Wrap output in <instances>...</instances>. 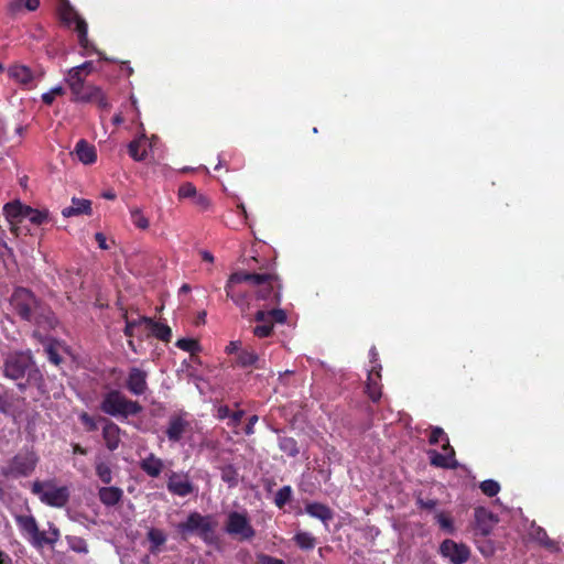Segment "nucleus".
<instances>
[{
    "label": "nucleus",
    "mask_w": 564,
    "mask_h": 564,
    "mask_svg": "<svg viewBox=\"0 0 564 564\" xmlns=\"http://www.w3.org/2000/svg\"><path fill=\"white\" fill-rule=\"evenodd\" d=\"M14 520L22 535L36 550L45 545L53 547L61 538L59 529L53 522L47 523V531H41L32 514H17Z\"/></svg>",
    "instance_id": "nucleus-1"
},
{
    "label": "nucleus",
    "mask_w": 564,
    "mask_h": 564,
    "mask_svg": "<svg viewBox=\"0 0 564 564\" xmlns=\"http://www.w3.org/2000/svg\"><path fill=\"white\" fill-rule=\"evenodd\" d=\"M99 409L102 413L121 421L138 415L143 410L138 401L129 399L118 389H109L102 393Z\"/></svg>",
    "instance_id": "nucleus-2"
},
{
    "label": "nucleus",
    "mask_w": 564,
    "mask_h": 564,
    "mask_svg": "<svg viewBox=\"0 0 564 564\" xmlns=\"http://www.w3.org/2000/svg\"><path fill=\"white\" fill-rule=\"evenodd\" d=\"M215 527L216 522L212 516H204L193 511L188 513L184 521L175 525V530L183 541H187L192 535H197L206 544H213L215 541Z\"/></svg>",
    "instance_id": "nucleus-3"
},
{
    "label": "nucleus",
    "mask_w": 564,
    "mask_h": 564,
    "mask_svg": "<svg viewBox=\"0 0 564 564\" xmlns=\"http://www.w3.org/2000/svg\"><path fill=\"white\" fill-rule=\"evenodd\" d=\"M39 462L37 453L32 447H24L0 467V474L8 479L28 478L35 471Z\"/></svg>",
    "instance_id": "nucleus-4"
},
{
    "label": "nucleus",
    "mask_w": 564,
    "mask_h": 564,
    "mask_svg": "<svg viewBox=\"0 0 564 564\" xmlns=\"http://www.w3.org/2000/svg\"><path fill=\"white\" fill-rule=\"evenodd\" d=\"M250 276H257V279H250L249 285L254 291V296L259 301H264L268 305H279L281 302V284L278 275L273 273H251Z\"/></svg>",
    "instance_id": "nucleus-5"
},
{
    "label": "nucleus",
    "mask_w": 564,
    "mask_h": 564,
    "mask_svg": "<svg viewBox=\"0 0 564 564\" xmlns=\"http://www.w3.org/2000/svg\"><path fill=\"white\" fill-rule=\"evenodd\" d=\"M250 279H259L257 276H250V272L237 271L229 275L225 292L227 299H230L242 313L247 312L250 306V295L247 291L241 290L238 285L240 283H248Z\"/></svg>",
    "instance_id": "nucleus-6"
},
{
    "label": "nucleus",
    "mask_w": 564,
    "mask_h": 564,
    "mask_svg": "<svg viewBox=\"0 0 564 564\" xmlns=\"http://www.w3.org/2000/svg\"><path fill=\"white\" fill-rule=\"evenodd\" d=\"M31 491L40 498L41 502L54 508H63L69 499L66 487L56 488L51 481L35 480L32 484Z\"/></svg>",
    "instance_id": "nucleus-7"
},
{
    "label": "nucleus",
    "mask_w": 564,
    "mask_h": 564,
    "mask_svg": "<svg viewBox=\"0 0 564 564\" xmlns=\"http://www.w3.org/2000/svg\"><path fill=\"white\" fill-rule=\"evenodd\" d=\"M61 19L67 25H75L74 30L77 33L79 45L85 50V54L96 52L94 44L88 40V25L87 22L69 6L61 10ZM101 59L108 61L101 53L98 52Z\"/></svg>",
    "instance_id": "nucleus-8"
},
{
    "label": "nucleus",
    "mask_w": 564,
    "mask_h": 564,
    "mask_svg": "<svg viewBox=\"0 0 564 564\" xmlns=\"http://www.w3.org/2000/svg\"><path fill=\"white\" fill-rule=\"evenodd\" d=\"M11 305L22 319L37 323L36 315L40 302L30 290L17 288L11 296Z\"/></svg>",
    "instance_id": "nucleus-9"
},
{
    "label": "nucleus",
    "mask_w": 564,
    "mask_h": 564,
    "mask_svg": "<svg viewBox=\"0 0 564 564\" xmlns=\"http://www.w3.org/2000/svg\"><path fill=\"white\" fill-rule=\"evenodd\" d=\"M34 366L30 352L17 351L7 357L4 361V376L12 380L22 379L25 375L31 377Z\"/></svg>",
    "instance_id": "nucleus-10"
},
{
    "label": "nucleus",
    "mask_w": 564,
    "mask_h": 564,
    "mask_svg": "<svg viewBox=\"0 0 564 564\" xmlns=\"http://www.w3.org/2000/svg\"><path fill=\"white\" fill-rule=\"evenodd\" d=\"M225 531L229 535L238 536L241 541H249L256 535V530L250 524L247 514L238 511L229 512Z\"/></svg>",
    "instance_id": "nucleus-11"
},
{
    "label": "nucleus",
    "mask_w": 564,
    "mask_h": 564,
    "mask_svg": "<svg viewBox=\"0 0 564 564\" xmlns=\"http://www.w3.org/2000/svg\"><path fill=\"white\" fill-rule=\"evenodd\" d=\"M73 100L77 102L96 104L100 109L108 110L110 104L102 89L95 85L83 84L77 90L72 91Z\"/></svg>",
    "instance_id": "nucleus-12"
},
{
    "label": "nucleus",
    "mask_w": 564,
    "mask_h": 564,
    "mask_svg": "<svg viewBox=\"0 0 564 564\" xmlns=\"http://www.w3.org/2000/svg\"><path fill=\"white\" fill-rule=\"evenodd\" d=\"M438 552L443 557L448 558L452 564H465L470 557V549L466 544L451 539L441 543Z\"/></svg>",
    "instance_id": "nucleus-13"
},
{
    "label": "nucleus",
    "mask_w": 564,
    "mask_h": 564,
    "mask_svg": "<svg viewBox=\"0 0 564 564\" xmlns=\"http://www.w3.org/2000/svg\"><path fill=\"white\" fill-rule=\"evenodd\" d=\"M186 417L187 412L185 411L170 415L165 430V435L170 442L178 443L184 433L191 427V423Z\"/></svg>",
    "instance_id": "nucleus-14"
},
{
    "label": "nucleus",
    "mask_w": 564,
    "mask_h": 564,
    "mask_svg": "<svg viewBox=\"0 0 564 564\" xmlns=\"http://www.w3.org/2000/svg\"><path fill=\"white\" fill-rule=\"evenodd\" d=\"M166 488L170 494L177 497H187L195 491V486L189 480L187 474H180L173 470L167 475Z\"/></svg>",
    "instance_id": "nucleus-15"
},
{
    "label": "nucleus",
    "mask_w": 564,
    "mask_h": 564,
    "mask_svg": "<svg viewBox=\"0 0 564 564\" xmlns=\"http://www.w3.org/2000/svg\"><path fill=\"white\" fill-rule=\"evenodd\" d=\"M126 389L132 395H142L148 389V372L139 367H131L124 382Z\"/></svg>",
    "instance_id": "nucleus-16"
},
{
    "label": "nucleus",
    "mask_w": 564,
    "mask_h": 564,
    "mask_svg": "<svg viewBox=\"0 0 564 564\" xmlns=\"http://www.w3.org/2000/svg\"><path fill=\"white\" fill-rule=\"evenodd\" d=\"M99 421L105 423L102 427V438L105 441L106 447L111 452L116 451L119 447L121 441V429L118 424L106 417L100 416Z\"/></svg>",
    "instance_id": "nucleus-17"
},
{
    "label": "nucleus",
    "mask_w": 564,
    "mask_h": 564,
    "mask_svg": "<svg viewBox=\"0 0 564 564\" xmlns=\"http://www.w3.org/2000/svg\"><path fill=\"white\" fill-rule=\"evenodd\" d=\"M381 366H372L368 371L366 382V393L372 402H378L381 399Z\"/></svg>",
    "instance_id": "nucleus-18"
},
{
    "label": "nucleus",
    "mask_w": 564,
    "mask_h": 564,
    "mask_svg": "<svg viewBox=\"0 0 564 564\" xmlns=\"http://www.w3.org/2000/svg\"><path fill=\"white\" fill-rule=\"evenodd\" d=\"M151 142L145 134H141L128 144L129 155L137 162H142L148 155Z\"/></svg>",
    "instance_id": "nucleus-19"
},
{
    "label": "nucleus",
    "mask_w": 564,
    "mask_h": 564,
    "mask_svg": "<svg viewBox=\"0 0 564 564\" xmlns=\"http://www.w3.org/2000/svg\"><path fill=\"white\" fill-rule=\"evenodd\" d=\"M93 208H91V202L89 199L84 198H72V205L68 207H65L62 210V215L66 218L73 217V216H79V215H91Z\"/></svg>",
    "instance_id": "nucleus-20"
},
{
    "label": "nucleus",
    "mask_w": 564,
    "mask_h": 564,
    "mask_svg": "<svg viewBox=\"0 0 564 564\" xmlns=\"http://www.w3.org/2000/svg\"><path fill=\"white\" fill-rule=\"evenodd\" d=\"M305 512L312 518L321 520L325 524H327L334 518L333 510L328 506L321 502L306 503Z\"/></svg>",
    "instance_id": "nucleus-21"
},
{
    "label": "nucleus",
    "mask_w": 564,
    "mask_h": 564,
    "mask_svg": "<svg viewBox=\"0 0 564 564\" xmlns=\"http://www.w3.org/2000/svg\"><path fill=\"white\" fill-rule=\"evenodd\" d=\"M141 321H143V323L149 326L151 334L155 338H158L164 343H169L171 340L172 329L170 326H167L166 324L160 323V322H155L151 317H147V316H141Z\"/></svg>",
    "instance_id": "nucleus-22"
},
{
    "label": "nucleus",
    "mask_w": 564,
    "mask_h": 564,
    "mask_svg": "<svg viewBox=\"0 0 564 564\" xmlns=\"http://www.w3.org/2000/svg\"><path fill=\"white\" fill-rule=\"evenodd\" d=\"M75 153L78 160L84 164H93L97 160V152L95 147L85 139H80L76 143Z\"/></svg>",
    "instance_id": "nucleus-23"
},
{
    "label": "nucleus",
    "mask_w": 564,
    "mask_h": 564,
    "mask_svg": "<svg viewBox=\"0 0 564 564\" xmlns=\"http://www.w3.org/2000/svg\"><path fill=\"white\" fill-rule=\"evenodd\" d=\"M28 206L22 205L20 202L8 203L3 207L4 215L11 224L10 230L18 235V228L14 220L19 217H25Z\"/></svg>",
    "instance_id": "nucleus-24"
},
{
    "label": "nucleus",
    "mask_w": 564,
    "mask_h": 564,
    "mask_svg": "<svg viewBox=\"0 0 564 564\" xmlns=\"http://www.w3.org/2000/svg\"><path fill=\"white\" fill-rule=\"evenodd\" d=\"M140 468L148 476L156 478L163 471L164 463L161 458L156 457L153 453H151L140 462Z\"/></svg>",
    "instance_id": "nucleus-25"
},
{
    "label": "nucleus",
    "mask_w": 564,
    "mask_h": 564,
    "mask_svg": "<svg viewBox=\"0 0 564 564\" xmlns=\"http://www.w3.org/2000/svg\"><path fill=\"white\" fill-rule=\"evenodd\" d=\"M8 74L11 78H13L17 83L21 85H29L34 79L33 70L22 64H14L9 67Z\"/></svg>",
    "instance_id": "nucleus-26"
},
{
    "label": "nucleus",
    "mask_w": 564,
    "mask_h": 564,
    "mask_svg": "<svg viewBox=\"0 0 564 564\" xmlns=\"http://www.w3.org/2000/svg\"><path fill=\"white\" fill-rule=\"evenodd\" d=\"M98 497L105 506L113 507L121 501L123 491L119 487H101L98 491Z\"/></svg>",
    "instance_id": "nucleus-27"
},
{
    "label": "nucleus",
    "mask_w": 564,
    "mask_h": 564,
    "mask_svg": "<svg viewBox=\"0 0 564 564\" xmlns=\"http://www.w3.org/2000/svg\"><path fill=\"white\" fill-rule=\"evenodd\" d=\"M147 539L150 542V553L155 555L161 551V546L165 544L166 534L161 529L150 528L147 532Z\"/></svg>",
    "instance_id": "nucleus-28"
},
{
    "label": "nucleus",
    "mask_w": 564,
    "mask_h": 564,
    "mask_svg": "<svg viewBox=\"0 0 564 564\" xmlns=\"http://www.w3.org/2000/svg\"><path fill=\"white\" fill-rule=\"evenodd\" d=\"M427 454L430 457V464L434 467L455 469L458 465L456 459H452L448 455L441 454L435 449L429 451Z\"/></svg>",
    "instance_id": "nucleus-29"
},
{
    "label": "nucleus",
    "mask_w": 564,
    "mask_h": 564,
    "mask_svg": "<svg viewBox=\"0 0 564 564\" xmlns=\"http://www.w3.org/2000/svg\"><path fill=\"white\" fill-rule=\"evenodd\" d=\"M259 355L253 349H242L239 351L236 364L241 368L254 366L256 368H263V365L259 364Z\"/></svg>",
    "instance_id": "nucleus-30"
},
{
    "label": "nucleus",
    "mask_w": 564,
    "mask_h": 564,
    "mask_svg": "<svg viewBox=\"0 0 564 564\" xmlns=\"http://www.w3.org/2000/svg\"><path fill=\"white\" fill-rule=\"evenodd\" d=\"M220 477L229 487H236L239 482L238 469L232 464H227L220 468Z\"/></svg>",
    "instance_id": "nucleus-31"
},
{
    "label": "nucleus",
    "mask_w": 564,
    "mask_h": 564,
    "mask_svg": "<svg viewBox=\"0 0 564 564\" xmlns=\"http://www.w3.org/2000/svg\"><path fill=\"white\" fill-rule=\"evenodd\" d=\"M87 76L84 74V72L77 67H73L68 70V74H67V77H66V83L70 89V91L73 90H77V88H79L80 86H83V84H85V78Z\"/></svg>",
    "instance_id": "nucleus-32"
},
{
    "label": "nucleus",
    "mask_w": 564,
    "mask_h": 564,
    "mask_svg": "<svg viewBox=\"0 0 564 564\" xmlns=\"http://www.w3.org/2000/svg\"><path fill=\"white\" fill-rule=\"evenodd\" d=\"M279 448L289 457H296L300 453L297 442L289 436L279 437Z\"/></svg>",
    "instance_id": "nucleus-33"
},
{
    "label": "nucleus",
    "mask_w": 564,
    "mask_h": 564,
    "mask_svg": "<svg viewBox=\"0 0 564 564\" xmlns=\"http://www.w3.org/2000/svg\"><path fill=\"white\" fill-rule=\"evenodd\" d=\"M531 536L534 541H536L542 546H544L549 550L556 547V543L549 538L546 531L541 527L534 528L531 532Z\"/></svg>",
    "instance_id": "nucleus-34"
},
{
    "label": "nucleus",
    "mask_w": 564,
    "mask_h": 564,
    "mask_svg": "<svg viewBox=\"0 0 564 564\" xmlns=\"http://www.w3.org/2000/svg\"><path fill=\"white\" fill-rule=\"evenodd\" d=\"M293 540L302 550H313L316 544V539L308 532H297Z\"/></svg>",
    "instance_id": "nucleus-35"
},
{
    "label": "nucleus",
    "mask_w": 564,
    "mask_h": 564,
    "mask_svg": "<svg viewBox=\"0 0 564 564\" xmlns=\"http://www.w3.org/2000/svg\"><path fill=\"white\" fill-rule=\"evenodd\" d=\"M48 216L50 214L46 209L39 210L28 206L24 218H29L32 224L40 226L48 220Z\"/></svg>",
    "instance_id": "nucleus-36"
},
{
    "label": "nucleus",
    "mask_w": 564,
    "mask_h": 564,
    "mask_svg": "<svg viewBox=\"0 0 564 564\" xmlns=\"http://www.w3.org/2000/svg\"><path fill=\"white\" fill-rule=\"evenodd\" d=\"M435 519L443 531H445L448 534H453L455 532L454 521L449 514L445 512H437L435 514Z\"/></svg>",
    "instance_id": "nucleus-37"
},
{
    "label": "nucleus",
    "mask_w": 564,
    "mask_h": 564,
    "mask_svg": "<svg viewBox=\"0 0 564 564\" xmlns=\"http://www.w3.org/2000/svg\"><path fill=\"white\" fill-rule=\"evenodd\" d=\"M176 347L184 350V351H187L192 355L200 351V345L199 343L196 340V339H193V338H180L176 343H175Z\"/></svg>",
    "instance_id": "nucleus-38"
},
{
    "label": "nucleus",
    "mask_w": 564,
    "mask_h": 564,
    "mask_svg": "<svg viewBox=\"0 0 564 564\" xmlns=\"http://www.w3.org/2000/svg\"><path fill=\"white\" fill-rule=\"evenodd\" d=\"M291 486H283L278 490L274 497V503L278 508H283L292 498Z\"/></svg>",
    "instance_id": "nucleus-39"
},
{
    "label": "nucleus",
    "mask_w": 564,
    "mask_h": 564,
    "mask_svg": "<svg viewBox=\"0 0 564 564\" xmlns=\"http://www.w3.org/2000/svg\"><path fill=\"white\" fill-rule=\"evenodd\" d=\"M130 215H131V221L132 224L139 228V229H142V230H145L149 228L150 226V221L149 219L142 214V212L138 208H134V209H131L130 210Z\"/></svg>",
    "instance_id": "nucleus-40"
},
{
    "label": "nucleus",
    "mask_w": 564,
    "mask_h": 564,
    "mask_svg": "<svg viewBox=\"0 0 564 564\" xmlns=\"http://www.w3.org/2000/svg\"><path fill=\"white\" fill-rule=\"evenodd\" d=\"M479 488L482 491V494L486 495L487 497H495L500 491L499 482L494 479H487L481 481Z\"/></svg>",
    "instance_id": "nucleus-41"
},
{
    "label": "nucleus",
    "mask_w": 564,
    "mask_h": 564,
    "mask_svg": "<svg viewBox=\"0 0 564 564\" xmlns=\"http://www.w3.org/2000/svg\"><path fill=\"white\" fill-rule=\"evenodd\" d=\"M96 474L99 477V479L108 485L112 481V471L108 464L104 462H98L96 464Z\"/></svg>",
    "instance_id": "nucleus-42"
},
{
    "label": "nucleus",
    "mask_w": 564,
    "mask_h": 564,
    "mask_svg": "<svg viewBox=\"0 0 564 564\" xmlns=\"http://www.w3.org/2000/svg\"><path fill=\"white\" fill-rule=\"evenodd\" d=\"M197 194V189L195 185L191 182L183 183L178 187V197L180 198H191L193 199Z\"/></svg>",
    "instance_id": "nucleus-43"
},
{
    "label": "nucleus",
    "mask_w": 564,
    "mask_h": 564,
    "mask_svg": "<svg viewBox=\"0 0 564 564\" xmlns=\"http://www.w3.org/2000/svg\"><path fill=\"white\" fill-rule=\"evenodd\" d=\"M79 421L85 426V430L87 432H95L98 430L97 421L91 415H89L87 412H82L79 414Z\"/></svg>",
    "instance_id": "nucleus-44"
},
{
    "label": "nucleus",
    "mask_w": 564,
    "mask_h": 564,
    "mask_svg": "<svg viewBox=\"0 0 564 564\" xmlns=\"http://www.w3.org/2000/svg\"><path fill=\"white\" fill-rule=\"evenodd\" d=\"M123 318L126 321V326H124V329H123V334H124L126 337L132 338L134 336V332H133L134 327H137L140 324H142L143 321H141V317L139 319L130 321L128 318L127 312L123 313Z\"/></svg>",
    "instance_id": "nucleus-45"
},
{
    "label": "nucleus",
    "mask_w": 564,
    "mask_h": 564,
    "mask_svg": "<svg viewBox=\"0 0 564 564\" xmlns=\"http://www.w3.org/2000/svg\"><path fill=\"white\" fill-rule=\"evenodd\" d=\"M272 333H273V324H272V322L264 323V324H261V325H257L253 328V335L259 337V338L269 337V336H271Z\"/></svg>",
    "instance_id": "nucleus-46"
},
{
    "label": "nucleus",
    "mask_w": 564,
    "mask_h": 564,
    "mask_svg": "<svg viewBox=\"0 0 564 564\" xmlns=\"http://www.w3.org/2000/svg\"><path fill=\"white\" fill-rule=\"evenodd\" d=\"M445 437H447V435L445 434V432H444V430L442 427L433 426L431 429V433H430V436H429V443L431 445H436L441 441H445Z\"/></svg>",
    "instance_id": "nucleus-47"
},
{
    "label": "nucleus",
    "mask_w": 564,
    "mask_h": 564,
    "mask_svg": "<svg viewBox=\"0 0 564 564\" xmlns=\"http://www.w3.org/2000/svg\"><path fill=\"white\" fill-rule=\"evenodd\" d=\"M192 200H193V204L199 210H207V209H209V207L212 205L210 199L206 195L199 194V193H197Z\"/></svg>",
    "instance_id": "nucleus-48"
},
{
    "label": "nucleus",
    "mask_w": 564,
    "mask_h": 564,
    "mask_svg": "<svg viewBox=\"0 0 564 564\" xmlns=\"http://www.w3.org/2000/svg\"><path fill=\"white\" fill-rule=\"evenodd\" d=\"M63 93H64V90L62 87H59V86L54 87L51 91L44 93L42 95V101L45 105H52L55 100V97L63 95Z\"/></svg>",
    "instance_id": "nucleus-49"
},
{
    "label": "nucleus",
    "mask_w": 564,
    "mask_h": 564,
    "mask_svg": "<svg viewBox=\"0 0 564 564\" xmlns=\"http://www.w3.org/2000/svg\"><path fill=\"white\" fill-rule=\"evenodd\" d=\"M45 352L47 355V358L48 360L58 366L62 361H63V358L61 357V355L58 354V351L54 348L53 345H48L45 347Z\"/></svg>",
    "instance_id": "nucleus-50"
},
{
    "label": "nucleus",
    "mask_w": 564,
    "mask_h": 564,
    "mask_svg": "<svg viewBox=\"0 0 564 564\" xmlns=\"http://www.w3.org/2000/svg\"><path fill=\"white\" fill-rule=\"evenodd\" d=\"M481 514H486V512L484 510H477L476 511V519H477V522H478V529L480 531V533L484 535V536H488L490 533H491V525L485 523L481 521L480 519V516Z\"/></svg>",
    "instance_id": "nucleus-51"
},
{
    "label": "nucleus",
    "mask_w": 564,
    "mask_h": 564,
    "mask_svg": "<svg viewBox=\"0 0 564 564\" xmlns=\"http://www.w3.org/2000/svg\"><path fill=\"white\" fill-rule=\"evenodd\" d=\"M269 317L279 324H283L286 322V313L282 308H272L269 311Z\"/></svg>",
    "instance_id": "nucleus-52"
},
{
    "label": "nucleus",
    "mask_w": 564,
    "mask_h": 564,
    "mask_svg": "<svg viewBox=\"0 0 564 564\" xmlns=\"http://www.w3.org/2000/svg\"><path fill=\"white\" fill-rule=\"evenodd\" d=\"M257 561L258 564H286L283 560L273 557L264 553L257 554Z\"/></svg>",
    "instance_id": "nucleus-53"
},
{
    "label": "nucleus",
    "mask_w": 564,
    "mask_h": 564,
    "mask_svg": "<svg viewBox=\"0 0 564 564\" xmlns=\"http://www.w3.org/2000/svg\"><path fill=\"white\" fill-rule=\"evenodd\" d=\"M416 505L420 509H424V510H434L436 508V506L438 505V501L436 499H423L421 497H419L416 499Z\"/></svg>",
    "instance_id": "nucleus-54"
},
{
    "label": "nucleus",
    "mask_w": 564,
    "mask_h": 564,
    "mask_svg": "<svg viewBox=\"0 0 564 564\" xmlns=\"http://www.w3.org/2000/svg\"><path fill=\"white\" fill-rule=\"evenodd\" d=\"M245 415V411L243 410H238V411H235V412H230V415H229V419H230V422L228 423V425L230 426H238L242 420Z\"/></svg>",
    "instance_id": "nucleus-55"
},
{
    "label": "nucleus",
    "mask_w": 564,
    "mask_h": 564,
    "mask_svg": "<svg viewBox=\"0 0 564 564\" xmlns=\"http://www.w3.org/2000/svg\"><path fill=\"white\" fill-rule=\"evenodd\" d=\"M70 549L77 553H87L88 546L85 540L76 539L75 543L70 545Z\"/></svg>",
    "instance_id": "nucleus-56"
},
{
    "label": "nucleus",
    "mask_w": 564,
    "mask_h": 564,
    "mask_svg": "<svg viewBox=\"0 0 564 564\" xmlns=\"http://www.w3.org/2000/svg\"><path fill=\"white\" fill-rule=\"evenodd\" d=\"M10 408V403L8 401L6 391L2 387H0V413H8Z\"/></svg>",
    "instance_id": "nucleus-57"
},
{
    "label": "nucleus",
    "mask_w": 564,
    "mask_h": 564,
    "mask_svg": "<svg viewBox=\"0 0 564 564\" xmlns=\"http://www.w3.org/2000/svg\"><path fill=\"white\" fill-rule=\"evenodd\" d=\"M22 8H24V0H12L8 6V10L11 14L19 13Z\"/></svg>",
    "instance_id": "nucleus-58"
},
{
    "label": "nucleus",
    "mask_w": 564,
    "mask_h": 564,
    "mask_svg": "<svg viewBox=\"0 0 564 564\" xmlns=\"http://www.w3.org/2000/svg\"><path fill=\"white\" fill-rule=\"evenodd\" d=\"M242 350L241 348V341L239 340H232L230 341L227 346H226V349L225 351L228 354V355H231V354H239V351Z\"/></svg>",
    "instance_id": "nucleus-59"
},
{
    "label": "nucleus",
    "mask_w": 564,
    "mask_h": 564,
    "mask_svg": "<svg viewBox=\"0 0 564 564\" xmlns=\"http://www.w3.org/2000/svg\"><path fill=\"white\" fill-rule=\"evenodd\" d=\"M259 417L258 415H251L249 419H248V423L245 427V433L247 435H252L254 433V425L256 423L258 422Z\"/></svg>",
    "instance_id": "nucleus-60"
},
{
    "label": "nucleus",
    "mask_w": 564,
    "mask_h": 564,
    "mask_svg": "<svg viewBox=\"0 0 564 564\" xmlns=\"http://www.w3.org/2000/svg\"><path fill=\"white\" fill-rule=\"evenodd\" d=\"M95 240L98 243V247L102 250H108L109 246L107 245L106 236L102 232L95 234Z\"/></svg>",
    "instance_id": "nucleus-61"
},
{
    "label": "nucleus",
    "mask_w": 564,
    "mask_h": 564,
    "mask_svg": "<svg viewBox=\"0 0 564 564\" xmlns=\"http://www.w3.org/2000/svg\"><path fill=\"white\" fill-rule=\"evenodd\" d=\"M230 415V409L228 408V405H220L218 406L217 409V419L219 420H225L227 417H229Z\"/></svg>",
    "instance_id": "nucleus-62"
},
{
    "label": "nucleus",
    "mask_w": 564,
    "mask_h": 564,
    "mask_svg": "<svg viewBox=\"0 0 564 564\" xmlns=\"http://www.w3.org/2000/svg\"><path fill=\"white\" fill-rule=\"evenodd\" d=\"M268 318H270V317H269V311L259 310V311L256 313V315H254V319H256L257 322H259V323H262V324H264V323H269V322H268Z\"/></svg>",
    "instance_id": "nucleus-63"
},
{
    "label": "nucleus",
    "mask_w": 564,
    "mask_h": 564,
    "mask_svg": "<svg viewBox=\"0 0 564 564\" xmlns=\"http://www.w3.org/2000/svg\"><path fill=\"white\" fill-rule=\"evenodd\" d=\"M480 553L485 556H491L494 554V546L490 541H488L485 545L478 547Z\"/></svg>",
    "instance_id": "nucleus-64"
}]
</instances>
